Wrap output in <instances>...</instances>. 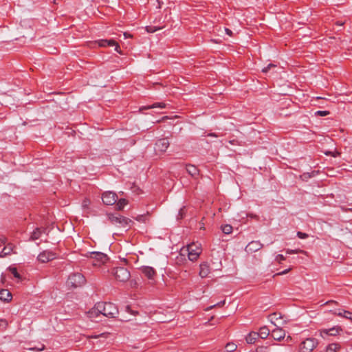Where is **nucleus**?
<instances>
[{"mask_svg":"<svg viewBox=\"0 0 352 352\" xmlns=\"http://www.w3.org/2000/svg\"><path fill=\"white\" fill-rule=\"evenodd\" d=\"M99 310H101L102 315L107 318H116L118 314V309L112 302H99Z\"/></svg>","mask_w":352,"mask_h":352,"instance_id":"f257e3e1","label":"nucleus"},{"mask_svg":"<svg viewBox=\"0 0 352 352\" xmlns=\"http://www.w3.org/2000/svg\"><path fill=\"white\" fill-rule=\"evenodd\" d=\"M270 321L274 325L275 328L272 330V336L274 340H280L283 339L285 336V331L282 329L278 324L276 323L275 321L278 320L280 317H277V314L276 313L272 314L270 316Z\"/></svg>","mask_w":352,"mask_h":352,"instance_id":"f03ea898","label":"nucleus"},{"mask_svg":"<svg viewBox=\"0 0 352 352\" xmlns=\"http://www.w3.org/2000/svg\"><path fill=\"white\" fill-rule=\"evenodd\" d=\"M86 279L80 273H74L71 274L67 280V284L72 288H77L85 285Z\"/></svg>","mask_w":352,"mask_h":352,"instance_id":"7ed1b4c3","label":"nucleus"},{"mask_svg":"<svg viewBox=\"0 0 352 352\" xmlns=\"http://www.w3.org/2000/svg\"><path fill=\"white\" fill-rule=\"evenodd\" d=\"M318 344L316 338H308L299 344L298 352H311Z\"/></svg>","mask_w":352,"mask_h":352,"instance_id":"20e7f679","label":"nucleus"},{"mask_svg":"<svg viewBox=\"0 0 352 352\" xmlns=\"http://www.w3.org/2000/svg\"><path fill=\"white\" fill-rule=\"evenodd\" d=\"M111 274L115 276L117 280L120 282H126L131 277L129 271L122 267L113 268L111 270Z\"/></svg>","mask_w":352,"mask_h":352,"instance_id":"39448f33","label":"nucleus"},{"mask_svg":"<svg viewBox=\"0 0 352 352\" xmlns=\"http://www.w3.org/2000/svg\"><path fill=\"white\" fill-rule=\"evenodd\" d=\"M198 247L195 243L187 245L186 248L182 249V254H188V259L191 261H196L198 259Z\"/></svg>","mask_w":352,"mask_h":352,"instance_id":"423d86ee","label":"nucleus"},{"mask_svg":"<svg viewBox=\"0 0 352 352\" xmlns=\"http://www.w3.org/2000/svg\"><path fill=\"white\" fill-rule=\"evenodd\" d=\"M89 258L93 259L92 265L94 266H100L104 264L109 259L107 254L100 252H90Z\"/></svg>","mask_w":352,"mask_h":352,"instance_id":"0eeeda50","label":"nucleus"},{"mask_svg":"<svg viewBox=\"0 0 352 352\" xmlns=\"http://www.w3.org/2000/svg\"><path fill=\"white\" fill-rule=\"evenodd\" d=\"M170 145L167 138H162L156 141L154 150L157 155L164 153Z\"/></svg>","mask_w":352,"mask_h":352,"instance_id":"6e6552de","label":"nucleus"},{"mask_svg":"<svg viewBox=\"0 0 352 352\" xmlns=\"http://www.w3.org/2000/svg\"><path fill=\"white\" fill-rule=\"evenodd\" d=\"M102 200L104 204L107 206H112L117 202L118 196L116 193L111 191H107L102 193Z\"/></svg>","mask_w":352,"mask_h":352,"instance_id":"1a4fd4ad","label":"nucleus"},{"mask_svg":"<svg viewBox=\"0 0 352 352\" xmlns=\"http://www.w3.org/2000/svg\"><path fill=\"white\" fill-rule=\"evenodd\" d=\"M56 254L52 251L45 250L40 253L37 257L38 260L41 263H47L56 258Z\"/></svg>","mask_w":352,"mask_h":352,"instance_id":"9d476101","label":"nucleus"},{"mask_svg":"<svg viewBox=\"0 0 352 352\" xmlns=\"http://www.w3.org/2000/svg\"><path fill=\"white\" fill-rule=\"evenodd\" d=\"M263 246V245L259 241H252L246 245L245 250L246 252L252 254L261 250Z\"/></svg>","mask_w":352,"mask_h":352,"instance_id":"9b49d317","label":"nucleus"},{"mask_svg":"<svg viewBox=\"0 0 352 352\" xmlns=\"http://www.w3.org/2000/svg\"><path fill=\"white\" fill-rule=\"evenodd\" d=\"M97 43L100 47L115 46V50L120 54H122V52L119 50L120 46L118 43L113 39H101L98 41Z\"/></svg>","mask_w":352,"mask_h":352,"instance_id":"f8f14e48","label":"nucleus"},{"mask_svg":"<svg viewBox=\"0 0 352 352\" xmlns=\"http://www.w3.org/2000/svg\"><path fill=\"white\" fill-rule=\"evenodd\" d=\"M140 271L145 277L151 280H153L156 276L155 270L149 266H142L140 268Z\"/></svg>","mask_w":352,"mask_h":352,"instance_id":"ddd939ff","label":"nucleus"},{"mask_svg":"<svg viewBox=\"0 0 352 352\" xmlns=\"http://www.w3.org/2000/svg\"><path fill=\"white\" fill-rule=\"evenodd\" d=\"M342 331V329L340 326H336L329 329L320 330V336L323 337L324 334L329 336H337Z\"/></svg>","mask_w":352,"mask_h":352,"instance_id":"4468645a","label":"nucleus"},{"mask_svg":"<svg viewBox=\"0 0 352 352\" xmlns=\"http://www.w3.org/2000/svg\"><path fill=\"white\" fill-rule=\"evenodd\" d=\"M99 302L96 303L95 306L87 312L88 317L91 320L98 318L102 315L101 310H99Z\"/></svg>","mask_w":352,"mask_h":352,"instance_id":"2eb2a0df","label":"nucleus"},{"mask_svg":"<svg viewBox=\"0 0 352 352\" xmlns=\"http://www.w3.org/2000/svg\"><path fill=\"white\" fill-rule=\"evenodd\" d=\"M46 230V228H36L31 234L30 240V241H35L38 239L41 234L45 232Z\"/></svg>","mask_w":352,"mask_h":352,"instance_id":"dca6fc26","label":"nucleus"},{"mask_svg":"<svg viewBox=\"0 0 352 352\" xmlns=\"http://www.w3.org/2000/svg\"><path fill=\"white\" fill-rule=\"evenodd\" d=\"M210 272V267L207 263H203L199 265V276L206 277Z\"/></svg>","mask_w":352,"mask_h":352,"instance_id":"f3484780","label":"nucleus"},{"mask_svg":"<svg viewBox=\"0 0 352 352\" xmlns=\"http://www.w3.org/2000/svg\"><path fill=\"white\" fill-rule=\"evenodd\" d=\"M0 300L9 302L12 300V294L8 289L0 290Z\"/></svg>","mask_w":352,"mask_h":352,"instance_id":"a211bd4d","label":"nucleus"},{"mask_svg":"<svg viewBox=\"0 0 352 352\" xmlns=\"http://www.w3.org/2000/svg\"><path fill=\"white\" fill-rule=\"evenodd\" d=\"M333 313V314H336L340 317L345 318L349 319L352 321V313L350 312L349 311L338 310V311H335Z\"/></svg>","mask_w":352,"mask_h":352,"instance_id":"6ab92c4d","label":"nucleus"},{"mask_svg":"<svg viewBox=\"0 0 352 352\" xmlns=\"http://www.w3.org/2000/svg\"><path fill=\"white\" fill-rule=\"evenodd\" d=\"M15 246L12 244V243H8L7 245H6L2 252H1V256L3 257V256H6L7 255H10L12 252H14V249Z\"/></svg>","mask_w":352,"mask_h":352,"instance_id":"aec40b11","label":"nucleus"},{"mask_svg":"<svg viewBox=\"0 0 352 352\" xmlns=\"http://www.w3.org/2000/svg\"><path fill=\"white\" fill-rule=\"evenodd\" d=\"M165 107H166V104L164 102H155L151 105L143 106V107H140V111H142L143 110H147V109H154V108H157V107L163 109Z\"/></svg>","mask_w":352,"mask_h":352,"instance_id":"412c9836","label":"nucleus"},{"mask_svg":"<svg viewBox=\"0 0 352 352\" xmlns=\"http://www.w3.org/2000/svg\"><path fill=\"white\" fill-rule=\"evenodd\" d=\"M186 170L190 176L195 179L197 178V175H198V169L195 166L191 164L187 165Z\"/></svg>","mask_w":352,"mask_h":352,"instance_id":"4be33fe9","label":"nucleus"},{"mask_svg":"<svg viewBox=\"0 0 352 352\" xmlns=\"http://www.w3.org/2000/svg\"><path fill=\"white\" fill-rule=\"evenodd\" d=\"M258 338L257 332H250L245 338V340L248 344H254Z\"/></svg>","mask_w":352,"mask_h":352,"instance_id":"5701e85b","label":"nucleus"},{"mask_svg":"<svg viewBox=\"0 0 352 352\" xmlns=\"http://www.w3.org/2000/svg\"><path fill=\"white\" fill-rule=\"evenodd\" d=\"M270 330L265 326L262 327L259 329V332L257 333L258 334V337L262 339H265L270 335Z\"/></svg>","mask_w":352,"mask_h":352,"instance_id":"b1692460","label":"nucleus"},{"mask_svg":"<svg viewBox=\"0 0 352 352\" xmlns=\"http://www.w3.org/2000/svg\"><path fill=\"white\" fill-rule=\"evenodd\" d=\"M341 349L338 343L329 344L326 348V352H338Z\"/></svg>","mask_w":352,"mask_h":352,"instance_id":"393cba45","label":"nucleus"},{"mask_svg":"<svg viewBox=\"0 0 352 352\" xmlns=\"http://www.w3.org/2000/svg\"><path fill=\"white\" fill-rule=\"evenodd\" d=\"M119 217H121V215L118 214L116 216L111 213L107 214L108 220L111 223L114 225L118 226L120 221Z\"/></svg>","mask_w":352,"mask_h":352,"instance_id":"a878e982","label":"nucleus"},{"mask_svg":"<svg viewBox=\"0 0 352 352\" xmlns=\"http://www.w3.org/2000/svg\"><path fill=\"white\" fill-rule=\"evenodd\" d=\"M119 219H120V221H119L118 226H120V227L126 228L129 225V223L130 222H131V221L129 219L126 218L122 215H121V217H119Z\"/></svg>","mask_w":352,"mask_h":352,"instance_id":"bb28decb","label":"nucleus"},{"mask_svg":"<svg viewBox=\"0 0 352 352\" xmlns=\"http://www.w3.org/2000/svg\"><path fill=\"white\" fill-rule=\"evenodd\" d=\"M128 204V201L125 199H120L118 201L116 208L118 210H122L123 208Z\"/></svg>","mask_w":352,"mask_h":352,"instance_id":"cd10ccee","label":"nucleus"},{"mask_svg":"<svg viewBox=\"0 0 352 352\" xmlns=\"http://www.w3.org/2000/svg\"><path fill=\"white\" fill-rule=\"evenodd\" d=\"M222 232L226 234H230L232 231V227L230 225L226 224L221 227Z\"/></svg>","mask_w":352,"mask_h":352,"instance_id":"c85d7f7f","label":"nucleus"},{"mask_svg":"<svg viewBox=\"0 0 352 352\" xmlns=\"http://www.w3.org/2000/svg\"><path fill=\"white\" fill-rule=\"evenodd\" d=\"M236 349V345L234 343H228L226 346V350L227 352H233Z\"/></svg>","mask_w":352,"mask_h":352,"instance_id":"c756f323","label":"nucleus"},{"mask_svg":"<svg viewBox=\"0 0 352 352\" xmlns=\"http://www.w3.org/2000/svg\"><path fill=\"white\" fill-rule=\"evenodd\" d=\"M9 270L13 274V276L15 278H18L19 280L21 279V276L20 274L17 272V270H16V267H9Z\"/></svg>","mask_w":352,"mask_h":352,"instance_id":"7c9ffc66","label":"nucleus"},{"mask_svg":"<svg viewBox=\"0 0 352 352\" xmlns=\"http://www.w3.org/2000/svg\"><path fill=\"white\" fill-rule=\"evenodd\" d=\"M160 29H162V28L152 25H148L146 27V31L148 33H153Z\"/></svg>","mask_w":352,"mask_h":352,"instance_id":"2f4dec72","label":"nucleus"},{"mask_svg":"<svg viewBox=\"0 0 352 352\" xmlns=\"http://www.w3.org/2000/svg\"><path fill=\"white\" fill-rule=\"evenodd\" d=\"M186 208L185 207H183L179 211V213L177 216V219H182L184 215H185V213H186Z\"/></svg>","mask_w":352,"mask_h":352,"instance_id":"473e14b6","label":"nucleus"},{"mask_svg":"<svg viewBox=\"0 0 352 352\" xmlns=\"http://www.w3.org/2000/svg\"><path fill=\"white\" fill-rule=\"evenodd\" d=\"M300 253H305V251L299 250V249H296V250L287 249V250H286V253L288 254H298V253H300Z\"/></svg>","mask_w":352,"mask_h":352,"instance_id":"72a5a7b5","label":"nucleus"},{"mask_svg":"<svg viewBox=\"0 0 352 352\" xmlns=\"http://www.w3.org/2000/svg\"><path fill=\"white\" fill-rule=\"evenodd\" d=\"M276 65L274 64H272V63H270L267 67L263 68L262 69V72L263 73H267L272 68H274V67H276Z\"/></svg>","mask_w":352,"mask_h":352,"instance_id":"f704fd0d","label":"nucleus"},{"mask_svg":"<svg viewBox=\"0 0 352 352\" xmlns=\"http://www.w3.org/2000/svg\"><path fill=\"white\" fill-rule=\"evenodd\" d=\"M329 113H330L328 111H317L315 112V115L319 116H326L329 115Z\"/></svg>","mask_w":352,"mask_h":352,"instance_id":"c9c22d12","label":"nucleus"},{"mask_svg":"<svg viewBox=\"0 0 352 352\" xmlns=\"http://www.w3.org/2000/svg\"><path fill=\"white\" fill-rule=\"evenodd\" d=\"M285 260V257L283 254H278L275 257V261L278 263H280Z\"/></svg>","mask_w":352,"mask_h":352,"instance_id":"e433bc0d","label":"nucleus"},{"mask_svg":"<svg viewBox=\"0 0 352 352\" xmlns=\"http://www.w3.org/2000/svg\"><path fill=\"white\" fill-rule=\"evenodd\" d=\"M297 236H298V238L302 239H307L308 237V234H307L302 232H297Z\"/></svg>","mask_w":352,"mask_h":352,"instance_id":"4c0bfd02","label":"nucleus"},{"mask_svg":"<svg viewBox=\"0 0 352 352\" xmlns=\"http://www.w3.org/2000/svg\"><path fill=\"white\" fill-rule=\"evenodd\" d=\"M89 204H90V201L87 199H85L82 203V206L84 208H88Z\"/></svg>","mask_w":352,"mask_h":352,"instance_id":"58836bf2","label":"nucleus"},{"mask_svg":"<svg viewBox=\"0 0 352 352\" xmlns=\"http://www.w3.org/2000/svg\"><path fill=\"white\" fill-rule=\"evenodd\" d=\"M108 333H101V334H99V335H91V336H88L89 338H98L100 337H107V335Z\"/></svg>","mask_w":352,"mask_h":352,"instance_id":"ea45409f","label":"nucleus"},{"mask_svg":"<svg viewBox=\"0 0 352 352\" xmlns=\"http://www.w3.org/2000/svg\"><path fill=\"white\" fill-rule=\"evenodd\" d=\"M325 154L327 155H332L333 157H337V156H338L340 155V153L338 152V151H335L333 153L329 151V152H326Z\"/></svg>","mask_w":352,"mask_h":352,"instance_id":"a19ab883","label":"nucleus"},{"mask_svg":"<svg viewBox=\"0 0 352 352\" xmlns=\"http://www.w3.org/2000/svg\"><path fill=\"white\" fill-rule=\"evenodd\" d=\"M290 270H291V268L286 269L276 274L275 276L284 275V274H287V272H289Z\"/></svg>","mask_w":352,"mask_h":352,"instance_id":"79ce46f5","label":"nucleus"},{"mask_svg":"<svg viewBox=\"0 0 352 352\" xmlns=\"http://www.w3.org/2000/svg\"><path fill=\"white\" fill-rule=\"evenodd\" d=\"M225 303V300L222 301V302H220L217 304H215V305H211L210 307H208V308H206L205 310L206 311H208L210 309L212 308L213 307H215L216 305H223Z\"/></svg>","mask_w":352,"mask_h":352,"instance_id":"37998d69","label":"nucleus"},{"mask_svg":"<svg viewBox=\"0 0 352 352\" xmlns=\"http://www.w3.org/2000/svg\"><path fill=\"white\" fill-rule=\"evenodd\" d=\"M0 241L2 244H5L7 241V239L5 236H0Z\"/></svg>","mask_w":352,"mask_h":352,"instance_id":"c03bdc74","label":"nucleus"},{"mask_svg":"<svg viewBox=\"0 0 352 352\" xmlns=\"http://www.w3.org/2000/svg\"><path fill=\"white\" fill-rule=\"evenodd\" d=\"M7 325H8V322L6 320H1L0 326H3L4 327H6Z\"/></svg>","mask_w":352,"mask_h":352,"instance_id":"a18cd8bd","label":"nucleus"},{"mask_svg":"<svg viewBox=\"0 0 352 352\" xmlns=\"http://www.w3.org/2000/svg\"><path fill=\"white\" fill-rule=\"evenodd\" d=\"M144 218H145V216L144 215H139L136 219L138 221H144Z\"/></svg>","mask_w":352,"mask_h":352,"instance_id":"49530a36","label":"nucleus"},{"mask_svg":"<svg viewBox=\"0 0 352 352\" xmlns=\"http://www.w3.org/2000/svg\"><path fill=\"white\" fill-rule=\"evenodd\" d=\"M225 32L229 36H232V32L230 29H228V28H225Z\"/></svg>","mask_w":352,"mask_h":352,"instance_id":"de8ad7c7","label":"nucleus"},{"mask_svg":"<svg viewBox=\"0 0 352 352\" xmlns=\"http://www.w3.org/2000/svg\"><path fill=\"white\" fill-rule=\"evenodd\" d=\"M124 36L125 38H132V35L128 32H124Z\"/></svg>","mask_w":352,"mask_h":352,"instance_id":"09e8293b","label":"nucleus"},{"mask_svg":"<svg viewBox=\"0 0 352 352\" xmlns=\"http://www.w3.org/2000/svg\"><path fill=\"white\" fill-rule=\"evenodd\" d=\"M207 136L210 138H217V135L214 133H209Z\"/></svg>","mask_w":352,"mask_h":352,"instance_id":"8fccbe9b","label":"nucleus"},{"mask_svg":"<svg viewBox=\"0 0 352 352\" xmlns=\"http://www.w3.org/2000/svg\"><path fill=\"white\" fill-rule=\"evenodd\" d=\"M201 229H204V228L202 226V224L199 222V230H201Z\"/></svg>","mask_w":352,"mask_h":352,"instance_id":"3c124183","label":"nucleus"},{"mask_svg":"<svg viewBox=\"0 0 352 352\" xmlns=\"http://www.w3.org/2000/svg\"><path fill=\"white\" fill-rule=\"evenodd\" d=\"M201 142H207V140L206 138H203V139H201L199 140Z\"/></svg>","mask_w":352,"mask_h":352,"instance_id":"603ef678","label":"nucleus"},{"mask_svg":"<svg viewBox=\"0 0 352 352\" xmlns=\"http://www.w3.org/2000/svg\"><path fill=\"white\" fill-rule=\"evenodd\" d=\"M338 25H340V26H342L344 23H340V22H337L336 23Z\"/></svg>","mask_w":352,"mask_h":352,"instance_id":"864d4df0","label":"nucleus"},{"mask_svg":"<svg viewBox=\"0 0 352 352\" xmlns=\"http://www.w3.org/2000/svg\"><path fill=\"white\" fill-rule=\"evenodd\" d=\"M326 303H327V304H329V303H336V302H334V301H327Z\"/></svg>","mask_w":352,"mask_h":352,"instance_id":"5fc2aeb1","label":"nucleus"},{"mask_svg":"<svg viewBox=\"0 0 352 352\" xmlns=\"http://www.w3.org/2000/svg\"><path fill=\"white\" fill-rule=\"evenodd\" d=\"M44 349V345H42V347L40 349H38V351H42Z\"/></svg>","mask_w":352,"mask_h":352,"instance_id":"6e6d98bb","label":"nucleus"},{"mask_svg":"<svg viewBox=\"0 0 352 352\" xmlns=\"http://www.w3.org/2000/svg\"><path fill=\"white\" fill-rule=\"evenodd\" d=\"M234 142V140H232V141H230V144H233V142Z\"/></svg>","mask_w":352,"mask_h":352,"instance_id":"4d7b16f0","label":"nucleus"},{"mask_svg":"<svg viewBox=\"0 0 352 352\" xmlns=\"http://www.w3.org/2000/svg\"><path fill=\"white\" fill-rule=\"evenodd\" d=\"M167 118H168L167 116H165V117L163 118V120L164 119H166Z\"/></svg>","mask_w":352,"mask_h":352,"instance_id":"13d9d810","label":"nucleus"}]
</instances>
